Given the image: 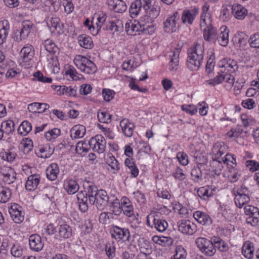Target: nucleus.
<instances>
[{"mask_svg": "<svg viewBox=\"0 0 259 259\" xmlns=\"http://www.w3.org/2000/svg\"><path fill=\"white\" fill-rule=\"evenodd\" d=\"M83 186L84 189H87L88 190L87 194L88 195L89 203L91 205L95 204L94 197L96 196V193H98L99 190L98 189L96 186L91 184L89 181L87 180L85 181Z\"/></svg>", "mask_w": 259, "mask_h": 259, "instance_id": "4468645a", "label": "nucleus"}, {"mask_svg": "<svg viewBox=\"0 0 259 259\" xmlns=\"http://www.w3.org/2000/svg\"><path fill=\"white\" fill-rule=\"evenodd\" d=\"M244 213L248 215L246 218V223L252 226H256L259 222V209L252 205H247L244 207Z\"/></svg>", "mask_w": 259, "mask_h": 259, "instance_id": "6e6552de", "label": "nucleus"}, {"mask_svg": "<svg viewBox=\"0 0 259 259\" xmlns=\"http://www.w3.org/2000/svg\"><path fill=\"white\" fill-rule=\"evenodd\" d=\"M251 47L259 48V35L254 34L251 36L249 40Z\"/></svg>", "mask_w": 259, "mask_h": 259, "instance_id": "774afa93", "label": "nucleus"}, {"mask_svg": "<svg viewBox=\"0 0 259 259\" xmlns=\"http://www.w3.org/2000/svg\"><path fill=\"white\" fill-rule=\"evenodd\" d=\"M11 195V192L10 189L2 190L0 192V202L2 203L7 202L10 199Z\"/></svg>", "mask_w": 259, "mask_h": 259, "instance_id": "bf43d9fd", "label": "nucleus"}, {"mask_svg": "<svg viewBox=\"0 0 259 259\" xmlns=\"http://www.w3.org/2000/svg\"><path fill=\"white\" fill-rule=\"evenodd\" d=\"M14 123L12 120L4 121L1 124V127L3 128L5 133L8 135L14 131Z\"/></svg>", "mask_w": 259, "mask_h": 259, "instance_id": "79ce46f5", "label": "nucleus"}, {"mask_svg": "<svg viewBox=\"0 0 259 259\" xmlns=\"http://www.w3.org/2000/svg\"><path fill=\"white\" fill-rule=\"evenodd\" d=\"M59 172V168L56 163L51 164L46 169L47 178H51L52 177L56 178Z\"/></svg>", "mask_w": 259, "mask_h": 259, "instance_id": "4c0bfd02", "label": "nucleus"}, {"mask_svg": "<svg viewBox=\"0 0 259 259\" xmlns=\"http://www.w3.org/2000/svg\"><path fill=\"white\" fill-rule=\"evenodd\" d=\"M214 60V55H211L207 60V64L206 65V71L208 73H210L213 70L215 62Z\"/></svg>", "mask_w": 259, "mask_h": 259, "instance_id": "680f3d73", "label": "nucleus"}, {"mask_svg": "<svg viewBox=\"0 0 259 259\" xmlns=\"http://www.w3.org/2000/svg\"><path fill=\"white\" fill-rule=\"evenodd\" d=\"M253 244L249 241L246 242L242 248V253L247 258L251 259L253 257Z\"/></svg>", "mask_w": 259, "mask_h": 259, "instance_id": "7c9ffc66", "label": "nucleus"}, {"mask_svg": "<svg viewBox=\"0 0 259 259\" xmlns=\"http://www.w3.org/2000/svg\"><path fill=\"white\" fill-rule=\"evenodd\" d=\"M126 5L124 2L121 0H118L115 3V7L114 11L117 13H123L126 10Z\"/></svg>", "mask_w": 259, "mask_h": 259, "instance_id": "603ef678", "label": "nucleus"}, {"mask_svg": "<svg viewBox=\"0 0 259 259\" xmlns=\"http://www.w3.org/2000/svg\"><path fill=\"white\" fill-rule=\"evenodd\" d=\"M181 52L180 48H175L171 51L169 54L170 57V70L176 71L178 69L179 64V55Z\"/></svg>", "mask_w": 259, "mask_h": 259, "instance_id": "dca6fc26", "label": "nucleus"}, {"mask_svg": "<svg viewBox=\"0 0 259 259\" xmlns=\"http://www.w3.org/2000/svg\"><path fill=\"white\" fill-rule=\"evenodd\" d=\"M203 15L201 17L200 26L203 31V36L205 40L209 41L213 40L215 43L217 34L215 30L211 25V21L208 17V19L203 18Z\"/></svg>", "mask_w": 259, "mask_h": 259, "instance_id": "39448f33", "label": "nucleus"}, {"mask_svg": "<svg viewBox=\"0 0 259 259\" xmlns=\"http://www.w3.org/2000/svg\"><path fill=\"white\" fill-rule=\"evenodd\" d=\"M110 198L107 195L106 191L103 189L99 190L94 197L95 204L98 209H103L104 207L110 202Z\"/></svg>", "mask_w": 259, "mask_h": 259, "instance_id": "9d476101", "label": "nucleus"}, {"mask_svg": "<svg viewBox=\"0 0 259 259\" xmlns=\"http://www.w3.org/2000/svg\"><path fill=\"white\" fill-rule=\"evenodd\" d=\"M21 207L17 204L14 203L12 204L9 208V212L11 218L16 223H21L24 220V215L22 214L20 210Z\"/></svg>", "mask_w": 259, "mask_h": 259, "instance_id": "f8f14e48", "label": "nucleus"}, {"mask_svg": "<svg viewBox=\"0 0 259 259\" xmlns=\"http://www.w3.org/2000/svg\"><path fill=\"white\" fill-rule=\"evenodd\" d=\"M22 252L23 250L21 247L18 244L14 245L11 249V254L15 257H20L22 255Z\"/></svg>", "mask_w": 259, "mask_h": 259, "instance_id": "052dcab7", "label": "nucleus"}, {"mask_svg": "<svg viewBox=\"0 0 259 259\" xmlns=\"http://www.w3.org/2000/svg\"><path fill=\"white\" fill-rule=\"evenodd\" d=\"M60 134V130L58 128H54L46 132L45 137L47 140L51 141L56 139Z\"/></svg>", "mask_w": 259, "mask_h": 259, "instance_id": "58836bf2", "label": "nucleus"}, {"mask_svg": "<svg viewBox=\"0 0 259 259\" xmlns=\"http://www.w3.org/2000/svg\"><path fill=\"white\" fill-rule=\"evenodd\" d=\"M71 131L74 132V138H80L83 137L85 135L86 130L85 127L82 125H76L74 126Z\"/></svg>", "mask_w": 259, "mask_h": 259, "instance_id": "a19ab883", "label": "nucleus"}, {"mask_svg": "<svg viewBox=\"0 0 259 259\" xmlns=\"http://www.w3.org/2000/svg\"><path fill=\"white\" fill-rule=\"evenodd\" d=\"M198 12L197 9L184 11L182 16V20L184 23L188 22L190 24H192L196 14Z\"/></svg>", "mask_w": 259, "mask_h": 259, "instance_id": "cd10ccee", "label": "nucleus"}, {"mask_svg": "<svg viewBox=\"0 0 259 259\" xmlns=\"http://www.w3.org/2000/svg\"><path fill=\"white\" fill-rule=\"evenodd\" d=\"M113 198L114 199L110 200L108 203L109 204L110 210L114 214L119 215L122 212L121 201L120 202L117 198H114V196Z\"/></svg>", "mask_w": 259, "mask_h": 259, "instance_id": "c756f323", "label": "nucleus"}, {"mask_svg": "<svg viewBox=\"0 0 259 259\" xmlns=\"http://www.w3.org/2000/svg\"><path fill=\"white\" fill-rule=\"evenodd\" d=\"M151 6V0H136L131 5L130 13L132 17L137 16L142 10H148Z\"/></svg>", "mask_w": 259, "mask_h": 259, "instance_id": "423d86ee", "label": "nucleus"}, {"mask_svg": "<svg viewBox=\"0 0 259 259\" xmlns=\"http://www.w3.org/2000/svg\"><path fill=\"white\" fill-rule=\"evenodd\" d=\"M73 62L76 67L85 74H92L97 71L95 64L85 56L76 55Z\"/></svg>", "mask_w": 259, "mask_h": 259, "instance_id": "7ed1b4c3", "label": "nucleus"}, {"mask_svg": "<svg viewBox=\"0 0 259 259\" xmlns=\"http://www.w3.org/2000/svg\"><path fill=\"white\" fill-rule=\"evenodd\" d=\"M106 253L109 259H113L115 256V248L114 245L111 244H107L105 248Z\"/></svg>", "mask_w": 259, "mask_h": 259, "instance_id": "5fc2aeb1", "label": "nucleus"}, {"mask_svg": "<svg viewBox=\"0 0 259 259\" xmlns=\"http://www.w3.org/2000/svg\"><path fill=\"white\" fill-rule=\"evenodd\" d=\"M179 19V13L176 12L172 16L168 18L164 22L165 31L174 32L176 31V22Z\"/></svg>", "mask_w": 259, "mask_h": 259, "instance_id": "ddd939ff", "label": "nucleus"}, {"mask_svg": "<svg viewBox=\"0 0 259 259\" xmlns=\"http://www.w3.org/2000/svg\"><path fill=\"white\" fill-rule=\"evenodd\" d=\"M125 29L127 34L130 35H136V32H144L143 28L139 22L136 24L133 23L132 22L126 23L125 26Z\"/></svg>", "mask_w": 259, "mask_h": 259, "instance_id": "bb28decb", "label": "nucleus"}, {"mask_svg": "<svg viewBox=\"0 0 259 259\" xmlns=\"http://www.w3.org/2000/svg\"><path fill=\"white\" fill-rule=\"evenodd\" d=\"M64 188L68 194H73L78 191L79 185L75 180L70 179L67 182L65 181Z\"/></svg>", "mask_w": 259, "mask_h": 259, "instance_id": "c85d7f7f", "label": "nucleus"}, {"mask_svg": "<svg viewBox=\"0 0 259 259\" xmlns=\"http://www.w3.org/2000/svg\"><path fill=\"white\" fill-rule=\"evenodd\" d=\"M59 234L61 237L68 238L72 235V229L67 224L60 225L59 228Z\"/></svg>", "mask_w": 259, "mask_h": 259, "instance_id": "e433bc0d", "label": "nucleus"}, {"mask_svg": "<svg viewBox=\"0 0 259 259\" xmlns=\"http://www.w3.org/2000/svg\"><path fill=\"white\" fill-rule=\"evenodd\" d=\"M95 17L97 18L98 22L96 23L97 27L98 30H100L103 25L106 22V15L103 12H99V13L94 15L93 19Z\"/></svg>", "mask_w": 259, "mask_h": 259, "instance_id": "c03bdc74", "label": "nucleus"}, {"mask_svg": "<svg viewBox=\"0 0 259 259\" xmlns=\"http://www.w3.org/2000/svg\"><path fill=\"white\" fill-rule=\"evenodd\" d=\"M111 236L118 241L122 240L123 241H128L130 233L127 229L121 228L115 226L111 230Z\"/></svg>", "mask_w": 259, "mask_h": 259, "instance_id": "1a4fd4ad", "label": "nucleus"}, {"mask_svg": "<svg viewBox=\"0 0 259 259\" xmlns=\"http://www.w3.org/2000/svg\"><path fill=\"white\" fill-rule=\"evenodd\" d=\"M89 142L87 143L85 142L79 141L77 143L75 150L78 154H82V153H87L90 150Z\"/></svg>", "mask_w": 259, "mask_h": 259, "instance_id": "ea45409f", "label": "nucleus"}, {"mask_svg": "<svg viewBox=\"0 0 259 259\" xmlns=\"http://www.w3.org/2000/svg\"><path fill=\"white\" fill-rule=\"evenodd\" d=\"M51 28H54L53 31L56 30L58 32L61 30L62 24L58 17H53L51 19L50 24L48 25Z\"/></svg>", "mask_w": 259, "mask_h": 259, "instance_id": "3c124183", "label": "nucleus"}, {"mask_svg": "<svg viewBox=\"0 0 259 259\" xmlns=\"http://www.w3.org/2000/svg\"><path fill=\"white\" fill-rule=\"evenodd\" d=\"M187 252L182 246H178L176 249L175 254L171 259H186Z\"/></svg>", "mask_w": 259, "mask_h": 259, "instance_id": "a18cd8bd", "label": "nucleus"}, {"mask_svg": "<svg viewBox=\"0 0 259 259\" xmlns=\"http://www.w3.org/2000/svg\"><path fill=\"white\" fill-rule=\"evenodd\" d=\"M111 115L106 112H101L98 113V118L100 122L109 123L111 121Z\"/></svg>", "mask_w": 259, "mask_h": 259, "instance_id": "6e6d98bb", "label": "nucleus"}, {"mask_svg": "<svg viewBox=\"0 0 259 259\" xmlns=\"http://www.w3.org/2000/svg\"><path fill=\"white\" fill-rule=\"evenodd\" d=\"M21 148L23 149L24 153L27 154L33 148V143L31 140H23L20 143Z\"/></svg>", "mask_w": 259, "mask_h": 259, "instance_id": "09e8293b", "label": "nucleus"}, {"mask_svg": "<svg viewBox=\"0 0 259 259\" xmlns=\"http://www.w3.org/2000/svg\"><path fill=\"white\" fill-rule=\"evenodd\" d=\"M29 243L30 249L35 251H40L44 246L40 236L37 234H33L29 237Z\"/></svg>", "mask_w": 259, "mask_h": 259, "instance_id": "2eb2a0df", "label": "nucleus"}, {"mask_svg": "<svg viewBox=\"0 0 259 259\" xmlns=\"http://www.w3.org/2000/svg\"><path fill=\"white\" fill-rule=\"evenodd\" d=\"M222 147L220 144H216L214 146L212 152L214 154L213 159L217 161L218 157H222V156L224 154L223 150H222Z\"/></svg>", "mask_w": 259, "mask_h": 259, "instance_id": "864d4df0", "label": "nucleus"}, {"mask_svg": "<svg viewBox=\"0 0 259 259\" xmlns=\"http://www.w3.org/2000/svg\"><path fill=\"white\" fill-rule=\"evenodd\" d=\"M159 212L155 211V218L153 219V225L154 228L160 232H163L166 230L168 227L167 222L159 217Z\"/></svg>", "mask_w": 259, "mask_h": 259, "instance_id": "aec40b11", "label": "nucleus"}, {"mask_svg": "<svg viewBox=\"0 0 259 259\" xmlns=\"http://www.w3.org/2000/svg\"><path fill=\"white\" fill-rule=\"evenodd\" d=\"M221 63V67L225 68L230 73H234L238 70V66L237 62L233 59H224Z\"/></svg>", "mask_w": 259, "mask_h": 259, "instance_id": "b1692460", "label": "nucleus"}, {"mask_svg": "<svg viewBox=\"0 0 259 259\" xmlns=\"http://www.w3.org/2000/svg\"><path fill=\"white\" fill-rule=\"evenodd\" d=\"M217 161L219 163L223 162L227 165H230V163L235 164L236 159L232 154H227L223 157H218Z\"/></svg>", "mask_w": 259, "mask_h": 259, "instance_id": "de8ad7c7", "label": "nucleus"}, {"mask_svg": "<svg viewBox=\"0 0 259 259\" xmlns=\"http://www.w3.org/2000/svg\"><path fill=\"white\" fill-rule=\"evenodd\" d=\"M49 107L50 106L48 104L35 102L28 105V110L31 113H42Z\"/></svg>", "mask_w": 259, "mask_h": 259, "instance_id": "393cba45", "label": "nucleus"}, {"mask_svg": "<svg viewBox=\"0 0 259 259\" xmlns=\"http://www.w3.org/2000/svg\"><path fill=\"white\" fill-rule=\"evenodd\" d=\"M194 219L202 225H209L212 224V220L206 213L196 211L193 213Z\"/></svg>", "mask_w": 259, "mask_h": 259, "instance_id": "412c9836", "label": "nucleus"}, {"mask_svg": "<svg viewBox=\"0 0 259 259\" xmlns=\"http://www.w3.org/2000/svg\"><path fill=\"white\" fill-rule=\"evenodd\" d=\"M124 163L131 169V173L133 177H136L139 173L138 169L135 166L132 159L126 158Z\"/></svg>", "mask_w": 259, "mask_h": 259, "instance_id": "37998d69", "label": "nucleus"}, {"mask_svg": "<svg viewBox=\"0 0 259 259\" xmlns=\"http://www.w3.org/2000/svg\"><path fill=\"white\" fill-rule=\"evenodd\" d=\"M78 40L80 46L87 49H91L93 47V42L91 38L84 35H80L78 37Z\"/></svg>", "mask_w": 259, "mask_h": 259, "instance_id": "2f4dec72", "label": "nucleus"}, {"mask_svg": "<svg viewBox=\"0 0 259 259\" xmlns=\"http://www.w3.org/2000/svg\"><path fill=\"white\" fill-rule=\"evenodd\" d=\"M232 10L234 17L239 20L243 19L247 14V10L240 5H234Z\"/></svg>", "mask_w": 259, "mask_h": 259, "instance_id": "a878e982", "label": "nucleus"}, {"mask_svg": "<svg viewBox=\"0 0 259 259\" xmlns=\"http://www.w3.org/2000/svg\"><path fill=\"white\" fill-rule=\"evenodd\" d=\"M170 240V238L164 236L158 237L157 236H154L152 238V240L154 242L162 245H165V243H167L168 245L169 244L168 243V241Z\"/></svg>", "mask_w": 259, "mask_h": 259, "instance_id": "13d9d810", "label": "nucleus"}, {"mask_svg": "<svg viewBox=\"0 0 259 259\" xmlns=\"http://www.w3.org/2000/svg\"><path fill=\"white\" fill-rule=\"evenodd\" d=\"M204 50L203 46L198 42L188 50L187 65L191 70L199 69L203 60Z\"/></svg>", "mask_w": 259, "mask_h": 259, "instance_id": "f257e3e1", "label": "nucleus"}, {"mask_svg": "<svg viewBox=\"0 0 259 259\" xmlns=\"http://www.w3.org/2000/svg\"><path fill=\"white\" fill-rule=\"evenodd\" d=\"M44 45L47 51L50 53L55 54L58 51V48L52 40L47 39L45 41Z\"/></svg>", "mask_w": 259, "mask_h": 259, "instance_id": "49530a36", "label": "nucleus"}, {"mask_svg": "<svg viewBox=\"0 0 259 259\" xmlns=\"http://www.w3.org/2000/svg\"><path fill=\"white\" fill-rule=\"evenodd\" d=\"M89 145L94 151L103 153L106 147V141L102 135H97L90 139Z\"/></svg>", "mask_w": 259, "mask_h": 259, "instance_id": "0eeeda50", "label": "nucleus"}, {"mask_svg": "<svg viewBox=\"0 0 259 259\" xmlns=\"http://www.w3.org/2000/svg\"><path fill=\"white\" fill-rule=\"evenodd\" d=\"M145 14L142 16L139 23L143 28L145 34H151L154 32V26L153 22L159 14L160 8L158 7L150 6L148 10H145Z\"/></svg>", "mask_w": 259, "mask_h": 259, "instance_id": "f03ea898", "label": "nucleus"}, {"mask_svg": "<svg viewBox=\"0 0 259 259\" xmlns=\"http://www.w3.org/2000/svg\"><path fill=\"white\" fill-rule=\"evenodd\" d=\"M33 76L40 82L49 83L51 82L52 81V79L51 78L44 76L40 71H37L35 72Z\"/></svg>", "mask_w": 259, "mask_h": 259, "instance_id": "0e129e2a", "label": "nucleus"}, {"mask_svg": "<svg viewBox=\"0 0 259 259\" xmlns=\"http://www.w3.org/2000/svg\"><path fill=\"white\" fill-rule=\"evenodd\" d=\"M179 231L187 235H193L196 231V225L189 220H182L178 222Z\"/></svg>", "mask_w": 259, "mask_h": 259, "instance_id": "9b49d317", "label": "nucleus"}, {"mask_svg": "<svg viewBox=\"0 0 259 259\" xmlns=\"http://www.w3.org/2000/svg\"><path fill=\"white\" fill-rule=\"evenodd\" d=\"M120 201L123 213L128 217L133 216L134 214V207L130 199L126 197H122Z\"/></svg>", "mask_w": 259, "mask_h": 259, "instance_id": "a211bd4d", "label": "nucleus"}, {"mask_svg": "<svg viewBox=\"0 0 259 259\" xmlns=\"http://www.w3.org/2000/svg\"><path fill=\"white\" fill-rule=\"evenodd\" d=\"M246 165L250 171H252L257 170L259 167L258 163L254 160H247L246 162Z\"/></svg>", "mask_w": 259, "mask_h": 259, "instance_id": "338daca9", "label": "nucleus"}, {"mask_svg": "<svg viewBox=\"0 0 259 259\" xmlns=\"http://www.w3.org/2000/svg\"><path fill=\"white\" fill-rule=\"evenodd\" d=\"M196 244L201 251L206 256H212L216 252L213 237L211 240L202 237L198 238L196 240Z\"/></svg>", "mask_w": 259, "mask_h": 259, "instance_id": "20e7f679", "label": "nucleus"}, {"mask_svg": "<svg viewBox=\"0 0 259 259\" xmlns=\"http://www.w3.org/2000/svg\"><path fill=\"white\" fill-rule=\"evenodd\" d=\"M32 130L31 124L28 121H23L18 128V133L22 136L27 135Z\"/></svg>", "mask_w": 259, "mask_h": 259, "instance_id": "f704fd0d", "label": "nucleus"}, {"mask_svg": "<svg viewBox=\"0 0 259 259\" xmlns=\"http://www.w3.org/2000/svg\"><path fill=\"white\" fill-rule=\"evenodd\" d=\"M177 157L181 164L186 165L188 163V156L186 153L178 152L177 154Z\"/></svg>", "mask_w": 259, "mask_h": 259, "instance_id": "69168bd1", "label": "nucleus"}, {"mask_svg": "<svg viewBox=\"0 0 259 259\" xmlns=\"http://www.w3.org/2000/svg\"><path fill=\"white\" fill-rule=\"evenodd\" d=\"M181 108L183 111L191 115H194L197 112V108L193 105H182Z\"/></svg>", "mask_w": 259, "mask_h": 259, "instance_id": "e2e57ef3", "label": "nucleus"}, {"mask_svg": "<svg viewBox=\"0 0 259 259\" xmlns=\"http://www.w3.org/2000/svg\"><path fill=\"white\" fill-rule=\"evenodd\" d=\"M220 30V33L217 36L215 42H217L223 47H226L229 42V30L225 26H222Z\"/></svg>", "mask_w": 259, "mask_h": 259, "instance_id": "f3484780", "label": "nucleus"}, {"mask_svg": "<svg viewBox=\"0 0 259 259\" xmlns=\"http://www.w3.org/2000/svg\"><path fill=\"white\" fill-rule=\"evenodd\" d=\"M102 95L105 101H110L113 98L115 92L110 89H104L102 91Z\"/></svg>", "mask_w": 259, "mask_h": 259, "instance_id": "4d7b16f0", "label": "nucleus"}, {"mask_svg": "<svg viewBox=\"0 0 259 259\" xmlns=\"http://www.w3.org/2000/svg\"><path fill=\"white\" fill-rule=\"evenodd\" d=\"M39 182V179H27L25 188L29 191L34 190Z\"/></svg>", "mask_w": 259, "mask_h": 259, "instance_id": "8fccbe9b", "label": "nucleus"}, {"mask_svg": "<svg viewBox=\"0 0 259 259\" xmlns=\"http://www.w3.org/2000/svg\"><path fill=\"white\" fill-rule=\"evenodd\" d=\"M20 54L23 61L25 62H28L32 59L34 54L32 46L23 47L20 52Z\"/></svg>", "mask_w": 259, "mask_h": 259, "instance_id": "473e14b6", "label": "nucleus"}, {"mask_svg": "<svg viewBox=\"0 0 259 259\" xmlns=\"http://www.w3.org/2000/svg\"><path fill=\"white\" fill-rule=\"evenodd\" d=\"M52 88L56 90L59 95H66L68 96H75L76 94V90L71 87H67L65 85H52Z\"/></svg>", "mask_w": 259, "mask_h": 259, "instance_id": "5701e85b", "label": "nucleus"}, {"mask_svg": "<svg viewBox=\"0 0 259 259\" xmlns=\"http://www.w3.org/2000/svg\"><path fill=\"white\" fill-rule=\"evenodd\" d=\"M120 126L125 136L131 137L133 135L135 125L134 123L130 122L128 119H122L120 122Z\"/></svg>", "mask_w": 259, "mask_h": 259, "instance_id": "4be33fe9", "label": "nucleus"}, {"mask_svg": "<svg viewBox=\"0 0 259 259\" xmlns=\"http://www.w3.org/2000/svg\"><path fill=\"white\" fill-rule=\"evenodd\" d=\"M213 241L215 249L217 248L222 252L226 251L228 249L227 244L220 238L214 237H213Z\"/></svg>", "mask_w": 259, "mask_h": 259, "instance_id": "c9c22d12", "label": "nucleus"}, {"mask_svg": "<svg viewBox=\"0 0 259 259\" xmlns=\"http://www.w3.org/2000/svg\"><path fill=\"white\" fill-rule=\"evenodd\" d=\"M79 204V208L82 212H85L88 210V195L86 191H80L76 195Z\"/></svg>", "mask_w": 259, "mask_h": 259, "instance_id": "6ab92c4d", "label": "nucleus"}, {"mask_svg": "<svg viewBox=\"0 0 259 259\" xmlns=\"http://www.w3.org/2000/svg\"><path fill=\"white\" fill-rule=\"evenodd\" d=\"M234 198L235 203L239 208L242 207L250 201V198L248 195L236 194Z\"/></svg>", "mask_w": 259, "mask_h": 259, "instance_id": "72a5a7b5", "label": "nucleus"}]
</instances>
